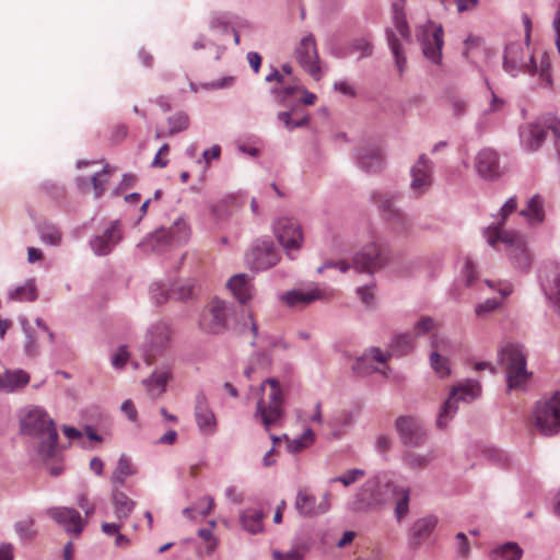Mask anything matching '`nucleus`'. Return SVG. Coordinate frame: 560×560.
I'll return each mask as SVG.
<instances>
[{"label": "nucleus", "instance_id": "f257e3e1", "mask_svg": "<svg viewBox=\"0 0 560 560\" xmlns=\"http://www.w3.org/2000/svg\"><path fill=\"white\" fill-rule=\"evenodd\" d=\"M503 70L512 78L525 72L532 77L537 75L540 82L550 88L552 85L551 61L547 52L539 57L530 52L529 44L512 42L506 44L503 52Z\"/></svg>", "mask_w": 560, "mask_h": 560}, {"label": "nucleus", "instance_id": "f03ea898", "mask_svg": "<svg viewBox=\"0 0 560 560\" xmlns=\"http://www.w3.org/2000/svg\"><path fill=\"white\" fill-rule=\"evenodd\" d=\"M21 432L38 440L37 452L43 458H52L57 452L58 431L54 419L38 406H30L21 412Z\"/></svg>", "mask_w": 560, "mask_h": 560}, {"label": "nucleus", "instance_id": "7ed1b4c3", "mask_svg": "<svg viewBox=\"0 0 560 560\" xmlns=\"http://www.w3.org/2000/svg\"><path fill=\"white\" fill-rule=\"evenodd\" d=\"M399 485L385 474H378L368 479L357 492L351 509L357 512L368 511L394 500Z\"/></svg>", "mask_w": 560, "mask_h": 560}, {"label": "nucleus", "instance_id": "20e7f679", "mask_svg": "<svg viewBox=\"0 0 560 560\" xmlns=\"http://www.w3.org/2000/svg\"><path fill=\"white\" fill-rule=\"evenodd\" d=\"M389 260L390 253L388 248L376 241H371L354 254L351 264L340 259L336 261L335 268L340 272H347L350 268H353L355 272L372 276L375 271L385 267Z\"/></svg>", "mask_w": 560, "mask_h": 560}, {"label": "nucleus", "instance_id": "39448f33", "mask_svg": "<svg viewBox=\"0 0 560 560\" xmlns=\"http://www.w3.org/2000/svg\"><path fill=\"white\" fill-rule=\"evenodd\" d=\"M407 0H394L392 4L393 23L397 33L387 27L385 30L386 42L393 55L395 67L401 75L407 69V57L399 36L406 40H411V32L405 14V3Z\"/></svg>", "mask_w": 560, "mask_h": 560}, {"label": "nucleus", "instance_id": "423d86ee", "mask_svg": "<svg viewBox=\"0 0 560 560\" xmlns=\"http://www.w3.org/2000/svg\"><path fill=\"white\" fill-rule=\"evenodd\" d=\"M498 360L506 372L508 389L524 388L532 376L527 370L526 354L518 343H506L498 352Z\"/></svg>", "mask_w": 560, "mask_h": 560}, {"label": "nucleus", "instance_id": "0eeeda50", "mask_svg": "<svg viewBox=\"0 0 560 560\" xmlns=\"http://www.w3.org/2000/svg\"><path fill=\"white\" fill-rule=\"evenodd\" d=\"M190 236V226L185 215H179L168 228H161L138 243L137 248L144 254L162 253L171 244H184Z\"/></svg>", "mask_w": 560, "mask_h": 560}, {"label": "nucleus", "instance_id": "6e6552de", "mask_svg": "<svg viewBox=\"0 0 560 560\" xmlns=\"http://www.w3.org/2000/svg\"><path fill=\"white\" fill-rule=\"evenodd\" d=\"M266 385H269L270 392L267 400L260 398L257 401L255 418L261 421L266 430H269L284 417L285 394L275 377L264 380L260 389L265 390Z\"/></svg>", "mask_w": 560, "mask_h": 560}, {"label": "nucleus", "instance_id": "1a4fd4ad", "mask_svg": "<svg viewBox=\"0 0 560 560\" xmlns=\"http://www.w3.org/2000/svg\"><path fill=\"white\" fill-rule=\"evenodd\" d=\"M236 319L235 306L220 299L211 300L203 308L199 327L202 331L213 335L225 332L230 323Z\"/></svg>", "mask_w": 560, "mask_h": 560}, {"label": "nucleus", "instance_id": "9d476101", "mask_svg": "<svg viewBox=\"0 0 560 560\" xmlns=\"http://www.w3.org/2000/svg\"><path fill=\"white\" fill-rule=\"evenodd\" d=\"M173 329L170 323L156 320L145 330L140 351L148 365L153 364L156 358L163 357L170 348Z\"/></svg>", "mask_w": 560, "mask_h": 560}, {"label": "nucleus", "instance_id": "9b49d317", "mask_svg": "<svg viewBox=\"0 0 560 560\" xmlns=\"http://www.w3.org/2000/svg\"><path fill=\"white\" fill-rule=\"evenodd\" d=\"M481 394L480 383L476 380H465L454 386L444 401L436 425L439 429H445L448 422L454 418L458 410V402H470L478 398Z\"/></svg>", "mask_w": 560, "mask_h": 560}, {"label": "nucleus", "instance_id": "f8f14e48", "mask_svg": "<svg viewBox=\"0 0 560 560\" xmlns=\"http://www.w3.org/2000/svg\"><path fill=\"white\" fill-rule=\"evenodd\" d=\"M483 235L490 246L495 247L498 243L506 246L508 255L514 265L520 269H527L530 265L528 254L524 247L522 236L513 231L492 228L483 231Z\"/></svg>", "mask_w": 560, "mask_h": 560}, {"label": "nucleus", "instance_id": "ddd939ff", "mask_svg": "<svg viewBox=\"0 0 560 560\" xmlns=\"http://www.w3.org/2000/svg\"><path fill=\"white\" fill-rule=\"evenodd\" d=\"M534 424L545 436L560 432V392L537 401L534 409Z\"/></svg>", "mask_w": 560, "mask_h": 560}, {"label": "nucleus", "instance_id": "4468645a", "mask_svg": "<svg viewBox=\"0 0 560 560\" xmlns=\"http://www.w3.org/2000/svg\"><path fill=\"white\" fill-rule=\"evenodd\" d=\"M558 117L551 113L544 114L520 128V142L525 151H537L545 142L549 131L556 128Z\"/></svg>", "mask_w": 560, "mask_h": 560}, {"label": "nucleus", "instance_id": "2eb2a0df", "mask_svg": "<svg viewBox=\"0 0 560 560\" xmlns=\"http://www.w3.org/2000/svg\"><path fill=\"white\" fill-rule=\"evenodd\" d=\"M417 36L424 57L434 65H442V48L444 45L442 25L428 22L419 28Z\"/></svg>", "mask_w": 560, "mask_h": 560}, {"label": "nucleus", "instance_id": "dca6fc26", "mask_svg": "<svg viewBox=\"0 0 560 560\" xmlns=\"http://www.w3.org/2000/svg\"><path fill=\"white\" fill-rule=\"evenodd\" d=\"M279 260V253L269 237L256 240L246 254V262L252 270L264 271L273 267Z\"/></svg>", "mask_w": 560, "mask_h": 560}, {"label": "nucleus", "instance_id": "f3484780", "mask_svg": "<svg viewBox=\"0 0 560 560\" xmlns=\"http://www.w3.org/2000/svg\"><path fill=\"white\" fill-rule=\"evenodd\" d=\"M273 232L290 258L291 252L299 250L303 243V232L299 221L294 218L282 217L273 224Z\"/></svg>", "mask_w": 560, "mask_h": 560}, {"label": "nucleus", "instance_id": "a211bd4d", "mask_svg": "<svg viewBox=\"0 0 560 560\" xmlns=\"http://www.w3.org/2000/svg\"><path fill=\"white\" fill-rule=\"evenodd\" d=\"M294 56L300 66L315 80L322 77L319 56L315 36L312 33L303 36L294 49Z\"/></svg>", "mask_w": 560, "mask_h": 560}, {"label": "nucleus", "instance_id": "6ab92c4d", "mask_svg": "<svg viewBox=\"0 0 560 560\" xmlns=\"http://www.w3.org/2000/svg\"><path fill=\"white\" fill-rule=\"evenodd\" d=\"M124 237L120 220H113L100 233L92 235L89 246L97 257L109 255Z\"/></svg>", "mask_w": 560, "mask_h": 560}, {"label": "nucleus", "instance_id": "aec40b11", "mask_svg": "<svg viewBox=\"0 0 560 560\" xmlns=\"http://www.w3.org/2000/svg\"><path fill=\"white\" fill-rule=\"evenodd\" d=\"M395 428L405 446L420 447L427 441L428 433L423 423L413 416H399Z\"/></svg>", "mask_w": 560, "mask_h": 560}, {"label": "nucleus", "instance_id": "412c9836", "mask_svg": "<svg viewBox=\"0 0 560 560\" xmlns=\"http://www.w3.org/2000/svg\"><path fill=\"white\" fill-rule=\"evenodd\" d=\"M194 417L201 435L212 436L218 431V420L203 390L195 396Z\"/></svg>", "mask_w": 560, "mask_h": 560}, {"label": "nucleus", "instance_id": "4be33fe9", "mask_svg": "<svg viewBox=\"0 0 560 560\" xmlns=\"http://www.w3.org/2000/svg\"><path fill=\"white\" fill-rule=\"evenodd\" d=\"M374 42L371 33L353 37L346 47H335L330 50L331 56L345 59L355 56L357 61L368 59L374 54Z\"/></svg>", "mask_w": 560, "mask_h": 560}, {"label": "nucleus", "instance_id": "5701e85b", "mask_svg": "<svg viewBox=\"0 0 560 560\" xmlns=\"http://www.w3.org/2000/svg\"><path fill=\"white\" fill-rule=\"evenodd\" d=\"M45 513L68 534L79 536L86 526V521H84L81 514L73 508L52 506L48 508Z\"/></svg>", "mask_w": 560, "mask_h": 560}, {"label": "nucleus", "instance_id": "b1692460", "mask_svg": "<svg viewBox=\"0 0 560 560\" xmlns=\"http://www.w3.org/2000/svg\"><path fill=\"white\" fill-rule=\"evenodd\" d=\"M357 166L365 173H377L383 168L384 156L376 143L364 142L354 152Z\"/></svg>", "mask_w": 560, "mask_h": 560}, {"label": "nucleus", "instance_id": "393cba45", "mask_svg": "<svg viewBox=\"0 0 560 560\" xmlns=\"http://www.w3.org/2000/svg\"><path fill=\"white\" fill-rule=\"evenodd\" d=\"M475 170L485 180H494L500 177L499 154L490 148L481 149L475 158Z\"/></svg>", "mask_w": 560, "mask_h": 560}, {"label": "nucleus", "instance_id": "a878e982", "mask_svg": "<svg viewBox=\"0 0 560 560\" xmlns=\"http://www.w3.org/2000/svg\"><path fill=\"white\" fill-rule=\"evenodd\" d=\"M410 188L417 195L423 194L431 186V161L421 154L418 162L410 170Z\"/></svg>", "mask_w": 560, "mask_h": 560}, {"label": "nucleus", "instance_id": "bb28decb", "mask_svg": "<svg viewBox=\"0 0 560 560\" xmlns=\"http://www.w3.org/2000/svg\"><path fill=\"white\" fill-rule=\"evenodd\" d=\"M372 361L377 363H386L387 354L384 353L378 347L368 348L362 355L357 358L352 365V371L360 376L370 375L378 372V369L372 364Z\"/></svg>", "mask_w": 560, "mask_h": 560}, {"label": "nucleus", "instance_id": "cd10ccee", "mask_svg": "<svg viewBox=\"0 0 560 560\" xmlns=\"http://www.w3.org/2000/svg\"><path fill=\"white\" fill-rule=\"evenodd\" d=\"M438 524L435 516L429 515L417 520L408 534V546L410 549H417L423 541H425Z\"/></svg>", "mask_w": 560, "mask_h": 560}, {"label": "nucleus", "instance_id": "c85d7f7f", "mask_svg": "<svg viewBox=\"0 0 560 560\" xmlns=\"http://www.w3.org/2000/svg\"><path fill=\"white\" fill-rule=\"evenodd\" d=\"M1 393L13 394L20 392L30 383V374L22 369H4L1 376Z\"/></svg>", "mask_w": 560, "mask_h": 560}, {"label": "nucleus", "instance_id": "c756f323", "mask_svg": "<svg viewBox=\"0 0 560 560\" xmlns=\"http://www.w3.org/2000/svg\"><path fill=\"white\" fill-rule=\"evenodd\" d=\"M518 214L523 217L528 225L537 226L545 221V199L542 196L535 194L528 198L526 207Z\"/></svg>", "mask_w": 560, "mask_h": 560}, {"label": "nucleus", "instance_id": "7c9ffc66", "mask_svg": "<svg viewBox=\"0 0 560 560\" xmlns=\"http://www.w3.org/2000/svg\"><path fill=\"white\" fill-rule=\"evenodd\" d=\"M415 348V337L411 334L402 332L394 335L390 338L387 354V361L392 357L401 358L412 352Z\"/></svg>", "mask_w": 560, "mask_h": 560}, {"label": "nucleus", "instance_id": "2f4dec72", "mask_svg": "<svg viewBox=\"0 0 560 560\" xmlns=\"http://www.w3.org/2000/svg\"><path fill=\"white\" fill-rule=\"evenodd\" d=\"M322 299V292L317 287H312L308 289H293L290 291H287L282 295V300L289 305V306H296L300 304H308L316 300Z\"/></svg>", "mask_w": 560, "mask_h": 560}, {"label": "nucleus", "instance_id": "473e14b6", "mask_svg": "<svg viewBox=\"0 0 560 560\" xmlns=\"http://www.w3.org/2000/svg\"><path fill=\"white\" fill-rule=\"evenodd\" d=\"M112 503L118 521L126 522L136 508V502L120 489H112Z\"/></svg>", "mask_w": 560, "mask_h": 560}, {"label": "nucleus", "instance_id": "72a5a7b5", "mask_svg": "<svg viewBox=\"0 0 560 560\" xmlns=\"http://www.w3.org/2000/svg\"><path fill=\"white\" fill-rule=\"evenodd\" d=\"M226 285L240 303L244 304L252 299L253 288L245 273L234 275L229 279Z\"/></svg>", "mask_w": 560, "mask_h": 560}, {"label": "nucleus", "instance_id": "f704fd0d", "mask_svg": "<svg viewBox=\"0 0 560 560\" xmlns=\"http://www.w3.org/2000/svg\"><path fill=\"white\" fill-rule=\"evenodd\" d=\"M397 197L398 195L392 191H375L372 194L371 199L384 221L399 209L395 205Z\"/></svg>", "mask_w": 560, "mask_h": 560}, {"label": "nucleus", "instance_id": "c9c22d12", "mask_svg": "<svg viewBox=\"0 0 560 560\" xmlns=\"http://www.w3.org/2000/svg\"><path fill=\"white\" fill-rule=\"evenodd\" d=\"M171 375V368L164 365L162 369L154 370L148 378L143 380V385L152 395L159 396L165 392Z\"/></svg>", "mask_w": 560, "mask_h": 560}, {"label": "nucleus", "instance_id": "e433bc0d", "mask_svg": "<svg viewBox=\"0 0 560 560\" xmlns=\"http://www.w3.org/2000/svg\"><path fill=\"white\" fill-rule=\"evenodd\" d=\"M36 231L40 242L44 245L57 247L62 243V232L60 228L51 222L44 221L36 225Z\"/></svg>", "mask_w": 560, "mask_h": 560}, {"label": "nucleus", "instance_id": "4c0bfd02", "mask_svg": "<svg viewBox=\"0 0 560 560\" xmlns=\"http://www.w3.org/2000/svg\"><path fill=\"white\" fill-rule=\"evenodd\" d=\"M540 285L545 296L557 307L560 314V268L556 266L552 271V278L541 279Z\"/></svg>", "mask_w": 560, "mask_h": 560}, {"label": "nucleus", "instance_id": "58836bf2", "mask_svg": "<svg viewBox=\"0 0 560 560\" xmlns=\"http://www.w3.org/2000/svg\"><path fill=\"white\" fill-rule=\"evenodd\" d=\"M295 509L301 516L320 515L316 498L305 489H300L295 497Z\"/></svg>", "mask_w": 560, "mask_h": 560}, {"label": "nucleus", "instance_id": "ea45409f", "mask_svg": "<svg viewBox=\"0 0 560 560\" xmlns=\"http://www.w3.org/2000/svg\"><path fill=\"white\" fill-rule=\"evenodd\" d=\"M524 555L521 546L515 541H506L495 546L489 552L490 560H521Z\"/></svg>", "mask_w": 560, "mask_h": 560}, {"label": "nucleus", "instance_id": "a19ab883", "mask_svg": "<svg viewBox=\"0 0 560 560\" xmlns=\"http://www.w3.org/2000/svg\"><path fill=\"white\" fill-rule=\"evenodd\" d=\"M389 229L399 235L409 236L413 231V222L411 218L405 213L401 209H398L395 213L390 214L385 220Z\"/></svg>", "mask_w": 560, "mask_h": 560}, {"label": "nucleus", "instance_id": "79ce46f5", "mask_svg": "<svg viewBox=\"0 0 560 560\" xmlns=\"http://www.w3.org/2000/svg\"><path fill=\"white\" fill-rule=\"evenodd\" d=\"M265 514L258 509H245L240 514V521L243 528L250 534H258L262 532V520Z\"/></svg>", "mask_w": 560, "mask_h": 560}, {"label": "nucleus", "instance_id": "37998d69", "mask_svg": "<svg viewBox=\"0 0 560 560\" xmlns=\"http://www.w3.org/2000/svg\"><path fill=\"white\" fill-rule=\"evenodd\" d=\"M8 296L12 301L34 302L38 296L35 279H28L23 284L9 289Z\"/></svg>", "mask_w": 560, "mask_h": 560}, {"label": "nucleus", "instance_id": "c03bdc74", "mask_svg": "<svg viewBox=\"0 0 560 560\" xmlns=\"http://www.w3.org/2000/svg\"><path fill=\"white\" fill-rule=\"evenodd\" d=\"M133 474L135 470L131 467L130 459L126 455H121L118 458L117 466L110 478L113 489L122 488L126 483V479Z\"/></svg>", "mask_w": 560, "mask_h": 560}, {"label": "nucleus", "instance_id": "a18cd8bd", "mask_svg": "<svg viewBox=\"0 0 560 560\" xmlns=\"http://www.w3.org/2000/svg\"><path fill=\"white\" fill-rule=\"evenodd\" d=\"M517 197H510L500 208L497 214L493 215V222L491 225L486 228L485 230H489L492 228H498L500 230H504L503 225L506 219L517 210Z\"/></svg>", "mask_w": 560, "mask_h": 560}, {"label": "nucleus", "instance_id": "49530a36", "mask_svg": "<svg viewBox=\"0 0 560 560\" xmlns=\"http://www.w3.org/2000/svg\"><path fill=\"white\" fill-rule=\"evenodd\" d=\"M13 527L22 544H26L37 536L35 520L31 516L16 521Z\"/></svg>", "mask_w": 560, "mask_h": 560}, {"label": "nucleus", "instance_id": "de8ad7c7", "mask_svg": "<svg viewBox=\"0 0 560 560\" xmlns=\"http://www.w3.org/2000/svg\"><path fill=\"white\" fill-rule=\"evenodd\" d=\"M171 299L187 301L195 295V283L192 280L175 281L171 288Z\"/></svg>", "mask_w": 560, "mask_h": 560}, {"label": "nucleus", "instance_id": "09e8293b", "mask_svg": "<svg viewBox=\"0 0 560 560\" xmlns=\"http://www.w3.org/2000/svg\"><path fill=\"white\" fill-rule=\"evenodd\" d=\"M18 322L21 325V328L25 335L24 352L27 357H34L35 354H37L38 351L36 338L34 336V330L30 326V323L25 316H19Z\"/></svg>", "mask_w": 560, "mask_h": 560}, {"label": "nucleus", "instance_id": "8fccbe9b", "mask_svg": "<svg viewBox=\"0 0 560 560\" xmlns=\"http://www.w3.org/2000/svg\"><path fill=\"white\" fill-rule=\"evenodd\" d=\"M394 500L396 501L395 517L400 522L409 512L410 490L407 487L399 486Z\"/></svg>", "mask_w": 560, "mask_h": 560}, {"label": "nucleus", "instance_id": "3c124183", "mask_svg": "<svg viewBox=\"0 0 560 560\" xmlns=\"http://www.w3.org/2000/svg\"><path fill=\"white\" fill-rule=\"evenodd\" d=\"M370 281L363 285H360L355 289V293L362 304H364L368 308H372L375 305V288L376 282L373 278V275L370 276Z\"/></svg>", "mask_w": 560, "mask_h": 560}, {"label": "nucleus", "instance_id": "603ef678", "mask_svg": "<svg viewBox=\"0 0 560 560\" xmlns=\"http://www.w3.org/2000/svg\"><path fill=\"white\" fill-rule=\"evenodd\" d=\"M315 441V433L312 429L307 428L303 432L302 435H300L296 439H293L288 443V451L292 454L299 453L305 447L312 445Z\"/></svg>", "mask_w": 560, "mask_h": 560}, {"label": "nucleus", "instance_id": "864d4df0", "mask_svg": "<svg viewBox=\"0 0 560 560\" xmlns=\"http://www.w3.org/2000/svg\"><path fill=\"white\" fill-rule=\"evenodd\" d=\"M167 122L170 135H175L188 128L189 117L184 112H177L167 118Z\"/></svg>", "mask_w": 560, "mask_h": 560}, {"label": "nucleus", "instance_id": "5fc2aeb1", "mask_svg": "<svg viewBox=\"0 0 560 560\" xmlns=\"http://www.w3.org/2000/svg\"><path fill=\"white\" fill-rule=\"evenodd\" d=\"M365 476V470L361 468H352L347 470L345 474L330 478L329 483L340 482L345 487H349L357 482L360 478Z\"/></svg>", "mask_w": 560, "mask_h": 560}, {"label": "nucleus", "instance_id": "6e6d98bb", "mask_svg": "<svg viewBox=\"0 0 560 560\" xmlns=\"http://www.w3.org/2000/svg\"><path fill=\"white\" fill-rule=\"evenodd\" d=\"M150 295L154 303L160 305L171 299V290L162 282H154L150 287Z\"/></svg>", "mask_w": 560, "mask_h": 560}, {"label": "nucleus", "instance_id": "4d7b16f0", "mask_svg": "<svg viewBox=\"0 0 560 560\" xmlns=\"http://www.w3.org/2000/svg\"><path fill=\"white\" fill-rule=\"evenodd\" d=\"M430 363L432 369L439 374L440 377L450 375L451 369L448 366V361L445 358H442L439 352H431Z\"/></svg>", "mask_w": 560, "mask_h": 560}, {"label": "nucleus", "instance_id": "13d9d810", "mask_svg": "<svg viewBox=\"0 0 560 560\" xmlns=\"http://www.w3.org/2000/svg\"><path fill=\"white\" fill-rule=\"evenodd\" d=\"M209 27L211 31L217 33L226 34L230 32L231 26L224 14L218 13L213 14L209 22Z\"/></svg>", "mask_w": 560, "mask_h": 560}, {"label": "nucleus", "instance_id": "bf43d9fd", "mask_svg": "<svg viewBox=\"0 0 560 560\" xmlns=\"http://www.w3.org/2000/svg\"><path fill=\"white\" fill-rule=\"evenodd\" d=\"M501 305L498 299H487L475 307V313L478 317H486L488 314L494 312Z\"/></svg>", "mask_w": 560, "mask_h": 560}, {"label": "nucleus", "instance_id": "052dcab7", "mask_svg": "<svg viewBox=\"0 0 560 560\" xmlns=\"http://www.w3.org/2000/svg\"><path fill=\"white\" fill-rule=\"evenodd\" d=\"M242 323L240 324V334H244L246 329L248 328L250 332L253 334L254 339H256L259 335L258 332V326L250 313L242 312L241 314Z\"/></svg>", "mask_w": 560, "mask_h": 560}, {"label": "nucleus", "instance_id": "680f3d73", "mask_svg": "<svg viewBox=\"0 0 560 560\" xmlns=\"http://www.w3.org/2000/svg\"><path fill=\"white\" fill-rule=\"evenodd\" d=\"M456 539V553L462 559H468L470 556V546L468 542V538L465 533H457L455 536Z\"/></svg>", "mask_w": 560, "mask_h": 560}, {"label": "nucleus", "instance_id": "e2e57ef3", "mask_svg": "<svg viewBox=\"0 0 560 560\" xmlns=\"http://www.w3.org/2000/svg\"><path fill=\"white\" fill-rule=\"evenodd\" d=\"M404 460L411 468H421L429 464L431 457L429 455H421L409 452L405 455Z\"/></svg>", "mask_w": 560, "mask_h": 560}, {"label": "nucleus", "instance_id": "0e129e2a", "mask_svg": "<svg viewBox=\"0 0 560 560\" xmlns=\"http://www.w3.org/2000/svg\"><path fill=\"white\" fill-rule=\"evenodd\" d=\"M298 90H300V88L296 85H285L282 88H273L271 93L279 96V101L282 105L288 106V98L294 95Z\"/></svg>", "mask_w": 560, "mask_h": 560}, {"label": "nucleus", "instance_id": "69168bd1", "mask_svg": "<svg viewBox=\"0 0 560 560\" xmlns=\"http://www.w3.org/2000/svg\"><path fill=\"white\" fill-rule=\"evenodd\" d=\"M129 359V352L127 346H120L117 351L112 355V365L120 370L122 369Z\"/></svg>", "mask_w": 560, "mask_h": 560}, {"label": "nucleus", "instance_id": "338daca9", "mask_svg": "<svg viewBox=\"0 0 560 560\" xmlns=\"http://www.w3.org/2000/svg\"><path fill=\"white\" fill-rule=\"evenodd\" d=\"M234 83V77H223L218 80H213L210 82H207L201 85L202 89L206 90H222L232 86Z\"/></svg>", "mask_w": 560, "mask_h": 560}, {"label": "nucleus", "instance_id": "774afa93", "mask_svg": "<svg viewBox=\"0 0 560 560\" xmlns=\"http://www.w3.org/2000/svg\"><path fill=\"white\" fill-rule=\"evenodd\" d=\"M272 555L275 560H304L303 553L298 549H291L287 552L275 550Z\"/></svg>", "mask_w": 560, "mask_h": 560}]
</instances>
